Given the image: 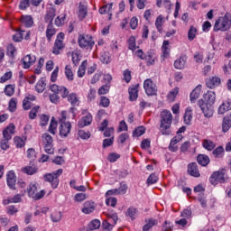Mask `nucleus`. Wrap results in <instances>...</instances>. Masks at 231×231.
I'll return each instance as SVG.
<instances>
[{"label":"nucleus","instance_id":"obj_1","mask_svg":"<svg viewBox=\"0 0 231 231\" xmlns=\"http://www.w3.org/2000/svg\"><path fill=\"white\" fill-rule=\"evenodd\" d=\"M214 104H216V92L210 90L204 94L203 99L199 100L198 106L206 118L214 116Z\"/></svg>","mask_w":231,"mask_h":231},{"label":"nucleus","instance_id":"obj_2","mask_svg":"<svg viewBox=\"0 0 231 231\" xmlns=\"http://www.w3.org/2000/svg\"><path fill=\"white\" fill-rule=\"evenodd\" d=\"M172 113L169 110H163L161 113L159 131L162 136H171L172 134Z\"/></svg>","mask_w":231,"mask_h":231},{"label":"nucleus","instance_id":"obj_3","mask_svg":"<svg viewBox=\"0 0 231 231\" xmlns=\"http://www.w3.org/2000/svg\"><path fill=\"white\" fill-rule=\"evenodd\" d=\"M231 28V14L226 13L224 16H220L215 22L214 32H228Z\"/></svg>","mask_w":231,"mask_h":231},{"label":"nucleus","instance_id":"obj_4","mask_svg":"<svg viewBox=\"0 0 231 231\" xmlns=\"http://www.w3.org/2000/svg\"><path fill=\"white\" fill-rule=\"evenodd\" d=\"M66 111H61V118L60 119V138H68L71 133V122H66Z\"/></svg>","mask_w":231,"mask_h":231},{"label":"nucleus","instance_id":"obj_5","mask_svg":"<svg viewBox=\"0 0 231 231\" xmlns=\"http://www.w3.org/2000/svg\"><path fill=\"white\" fill-rule=\"evenodd\" d=\"M78 44L82 50H93L95 41L93 40V36L89 34H79L78 38Z\"/></svg>","mask_w":231,"mask_h":231},{"label":"nucleus","instance_id":"obj_6","mask_svg":"<svg viewBox=\"0 0 231 231\" xmlns=\"http://www.w3.org/2000/svg\"><path fill=\"white\" fill-rule=\"evenodd\" d=\"M59 176H62V169H59L52 173H47L43 178L44 181H49V183H51L52 189H58L60 183Z\"/></svg>","mask_w":231,"mask_h":231},{"label":"nucleus","instance_id":"obj_7","mask_svg":"<svg viewBox=\"0 0 231 231\" xmlns=\"http://www.w3.org/2000/svg\"><path fill=\"white\" fill-rule=\"evenodd\" d=\"M27 194L29 198H32L35 201L39 199H42L44 198L46 192L44 190L37 191V185L31 183L27 188Z\"/></svg>","mask_w":231,"mask_h":231},{"label":"nucleus","instance_id":"obj_8","mask_svg":"<svg viewBox=\"0 0 231 231\" xmlns=\"http://www.w3.org/2000/svg\"><path fill=\"white\" fill-rule=\"evenodd\" d=\"M143 89L148 97H154V95L158 93V88L151 79H147L144 80Z\"/></svg>","mask_w":231,"mask_h":231},{"label":"nucleus","instance_id":"obj_9","mask_svg":"<svg viewBox=\"0 0 231 231\" xmlns=\"http://www.w3.org/2000/svg\"><path fill=\"white\" fill-rule=\"evenodd\" d=\"M64 32H60L54 42V46L52 48V53L54 55H60V51L64 50Z\"/></svg>","mask_w":231,"mask_h":231},{"label":"nucleus","instance_id":"obj_10","mask_svg":"<svg viewBox=\"0 0 231 231\" xmlns=\"http://www.w3.org/2000/svg\"><path fill=\"white\" fill-rule=\"evenodd\" d=\"M209 181L212 185H217V183H225V170H218L214 171L210 178Z\"/></svg>","mask_w":231,"mask_h":231},{"label":"nucleus","instance_id":"obj_11","mask_svg":"<svg viewBox=\"0 0 231 231\" xmlns=\"http://www.w3.org/2000/svg\"><path fill=\"white\" fill-rule=\"evenodd\" d=\"M67 100L68 102L70 103V111L73 115V116H75V111H77L76 107H79V106H80V99L79 98V96L77 95V93H70L69 94V96L67 97Z\"/></svg>","mask_w":231,"mask_h":231},{"label":"nucleus","instance_id":"obj_12","mask_svg":"<svg viewBox=\"0 0 231 231\" xmlns=\"http://www.w3.org/2000/svg\"><path fill=\"white\" fill-rule=\"evenodd\" d=\"M6 183L11 190H15V185L17 183V176L15 175V171L11 170L6 173Z\"/></svg>","mask_w":231,"mask_h":231},{"label":"nucleus","instance_id":"obj_13","mask_svg":"<svg viewBox=\"0 0 231 231\" xmlns=\"http://www.w3.org/2000/svg\"><path fill=\"white\" fill-rule=\"evenodd\" d=\"M36 60H37V58L35 57V55L27 54L21 60V62L23 64V69H30V68H32V66H33V64H35Z\"/></svg>","mask_w":231,"mask_h":231},{"label":"nucleus","instance_id":"obj_14","mask_svg":"<svg viewBox=\"0 0 231 231\" xmlns=\"http://www.w3.org/2000/svg\"><path fill=\"white\" fill-rule=\"evenodd\" d=\"M221 85V78L214 76L206 79V86L209 89H214Z\"/></svg>","mask_w":231,"mask_h":231},{"label":"nucleus","instance_id":"obj_15","mask_svg":"<svg viewBox=\"0 0 231 231\" xmlns=\"http://www.w3.org/2000/svg\"><path fill=\"white\" fill-rule=\"evenodd\" d=\"M188 174L192 176L193 178H199L201 174L199 173V169L198 168V164L196 162H191L188 164Z\"/></svg>","mask_w":231,"mask_h":231},{"label":"nucleus","instance_id":"obj_16","mask_svg":"<svg viewBox=\"0 0 231 231\" xmlns=\"http://www.w3.org/2000/svg\"><path fill=\"white\" fill-rule=\"evenodd\" d=\"M96 208H97V204H95L94 201L88 200L83 204V208L81 211L83 212V214H91L95 212Z\"/></svg>","mask_w":231,"mask_h":231},{"label":"nucleus","instance_id":"obj_17","mask_svg":"<svg viewBox=\"0 0 231 231\" xmlns=\"http://www.w3.org/2000/svg\"><path fill=\"white\" fill-rule=\"evenodd\" d=\"M138 88H140V84H136L128 88L130 102H136V100H138Z\"/></svg>","mask_w":231,"mask_h":231},{"label":"nucleus","instance_id":"obj_18","mask_svg":"<svg viewBox=\"0 0 231 231\" xmlns=\"http://www.w3.org/2000/svg\"><path fill=\"white\" fill-rule=\"evenodd\" d=\"M92 122H93V116L91 114H88L78 122V127L82 128L88 125H91Z\"/></svg>","mask_w":231,"mask_h":231},{"label":"nucleus","instance_id":"obj_19","mask_svg":"<svg viewBox=\"0 0 231 231\" xmlns=\"http://www.w3.org/2000/svg\"><path fill=\"white\" fill-rule=\"evenodd\" d=\"M56 15H57V9H55L54 7L49 8L44 17L45 23H49V24H53V19H55Z\"/></svg>","mask_w":231,"mask_h":231},{"label":"nucleus","instance_id":"obj_20","mask_svg":"<svg viewBox=\"0 0 231 231\" xmlns=\"http://www.w3.org/2000/svg\"><path fill=\"white\" fill-rule=\"evenodd\" d=\"M186 64H187V55H182L174 61L173 66L175 69H185Z\"/></svg>","mask_w":231,"mask_h":231},{"label":"nucleus","instance_id":"obj_21","mask_svg":"<svg viewBox=\"0 0 231 231\" xmlns=\"http://www.w3.org/2000/svg\"><path fill=\"white\" fill-rule=\"evenodd\" d=\"M45 33H46L48 42H51V39L57 33V29H55V26H53V23H48Z\"/></svg>","mask_w":231,"mask_h":231},{"label":"nucleus","instance_id":"obj_22","mask_svg":"<svg viewBox=\"0 0 231 231\" xmlns=\"http://www.w3.org/2000/svg\"><path fill=\"white\" fill-rule=\"evenodd\" d=\"M226 111H231V99L224 101L218 107V115H225Z\"/></svg>","mask_w":231,"mask_h":231},{"label":"nucleus","instance_id":"obj_23","mask_svg":"<svg viewBox=\"0 0 231 231\" xmlns=\"http://www.w3.org/2000/svg\"><path fill=\"white\" fill-rule=\"evenodd\" d=\"M156 6L158 8H162V6H164L166 9V12L168 14H171V8H172V3L171 0H156Z\"/></svg>","mask_w":231,"mask_h":231},{"label":"nucleus","instance_id":"obj_24","mask_svg":"<svg viewBox=\"0 0 231 231\" xmlns=\"http://www.w3.org/2000/svg\"><path fill=\"white\" fill-rule=\"evenodd\" d=\"M78 17L79 21H84L88 17V6L82 3H79Z\"/></svg>","mask_w":231,"mask_h":231},{"label":"nucleus","instance_id":"obj_25","mask_svg":"<svg viewBox=\"0 0 231 231\" xmlns=\"http://www.w3.org/2000/svg\"><path fill=\"white\" fill-rule=\"evenodd\" d=\"M197 162L199 165H201V167H207V165L210 163V157L205 154H199L197 157Z\"/></svg>","mask_w":231,"mask_h":231},{"label":"nucleus","instance_id":"obj_26","mask_svg":"<svg viewBox=\"0 0 231 231\" xmlns=\"http://www.w3.org/2000/svg\"><path fill=\"white\" fill-rule=\"evenodd\" d=\"M21 23L25 28H32L33 26V17L32 15H22Z\"/></svg>","mask_w":231,"mask_h":231},{"label":"nucleus","instance_id":"obj_27","mask_svg":"<svg viewBox=\"0 0 231 231\" xmlns=\"http://www.w3.org/2000/svg\"><path fill=\"white\" fill-rule=\"evenodd\" d=\"M230 127H231V114L226 116L223 118V123H222L223 133H227V131L230 130Z\"/></svg>","mask_w":231,"mask_h":231},{"label":"nucleus","instance_id":"obj_28","mask_svg":"<svg viewBox=\"0 0 231 231\" xmlns=\"http://www.w3.org/2000/svg\"><path fill=\"white\" fill-rule=\"evenodd\" d=\"M145 225L143 226V231H149L152 226H156L158 225V219L156 218H149L145 220Z\"/></svg>","mask_w":231,"mask_h":231},{"label":"nucleus","instance_id":"obj_29","mask_svg":"<svg viewBox=\"0 0 231 231\" xmlns=\"http://www.w3.org/2000/svg\"><path fill=\"white\" fill-rule=\"evenodd\" d=\"M45 89H46V79L41 78L35 85V91H37V93H43Z\"/></svg>","mask_w":231,"mask_h":231},{"label":"nucleus","instance_id":"obj_30","mask_svg":"<svg viewBox=\"0 0 231 231\" xmlns=\"http://www.w3.org/2000/svg\"><path fill=\"white\" fill-rule=\"evenodd\" d=\"M111 10H113V3L107 4V5H104L103 7H100L99 14H101V15L108 14L109 19H111V17L113 16Z\"/></svg>","mask_w":231,"mask_h":231},{"label":"nucleus","instance_id":"obj_31","mask_svg":"<svg viewBox=\"0 0 231 231\" xmlns=\"http://www.w3.org/2000/svg\"><path fill=\"white\" fill-rule=\"evenodd\" d=\"M202 147L206 149V151H213L216 149V143L212 142V140L209 139H204L202 141Z\"/></svg>","mask_w":231,"mask_h":231},{"label":"nucleus","instance_id":"obj_32","mask_svg":"<svg viewBox=\"0 0 231 231\" xmlns=\"http://www.w3.org/2000/svg\"><path fill=\"white\" fill-rule=\"evenodd\" d=\"M65 77L69 82H73L74 80V74H73V68L71 65L65 66Z\"/></svg>","mask_w":231,"mask_h":231},{"label":"nucleus","instance_id":"obj_33","mask_svg":"<svg viewBox=\"0 0 231 231\" xmlns=\"http://www.w3.org/2000/svg\"><path fill=\"white\" fill-rule=\"evenodd\" d=\"M66 17H68L67 14L58 15L54 21V24L59 28H60V26H64V23H66Z\"/></svg>","mask_w":231,"mask_h":231},{"label":"nucleus","instance_id":"obj_34","mask_svg":"<svg viewBox=\"0 0 231 231\" xmlns=\"http://www.w3.org/2000/svg\"><path fill=\"white\" fill-rule=\"evenodd\" d=\"M162 51V56L164 57V59H167V57L171 55V49L169 48V40L163 41Z\"/></svg>","mask_w":231,"mask_h":231},{"label":"nucleus","instance_id":"obj_35","mask_svg":"<svg viewBox=\"0 0 231 231\" xmlns=\"http://www.w3.org/2000/svg\"><path fill=\"white\" fill-rule=\"evenodd\" d=\"M198 35V29L194 27V25H191L188 31V40L192 42L194 39H196Z\"/></svg>","mask_w":231,"mask_h":231},{"label":"nucleus","instance_id":"obj_36","mask_svg":"<svg viewBox=\"0 0 231 231\" xmlns=\"http://www.w3.org/2000/svg\"><path fill=\"white\" fill-rule=\"evenodd\" d=\"M180 143V139H178L177 136H174L170 143V145L168 147L169 151L171 152H176L178 151V146L176 144Z\"/></svg>","mask_w":231,"mask_h":231},{"label":"nucleus","instance_id":"obj_37","mask_svg":"<svg viewBox=\"0 0 231 231\" xmlns=\"http://www.w3.org/2000/svg\"><path fill=\"white\" fill-rule=\"evenodd\" d=\"M27 158L30 161V165H32V163H33V162L37 160V152H35V149L29 148L27 150Z\"/></svg>","mask_w":231,"mask_h":231},{"label":"nucleus","instance_id":"obj_38","mask_svg":"<svg viewBox=\"0 0 231 231\" xmlns=\"http://www.w3.org/2000/svg\"><path fill=\"white\" fill-rule=\"evenodd\" d=\"M212 151L214 158H223V156H225V148H223V146H218L216 149L214 148Z\"/></svg>","mask_w":231,"mask_h":231},{"label":"nucleus","instance_id":"obj_39","mask_svg":"<svg viewBox=\"0 0 231 231\" xmlns=\"http://www.w3.org/2000/svg\"><path fill=\"white\" fill-rule=\"evenodd\" d=\"M86 68H88V60H83L78 69V77L82 79L86 75Z\"/></svg>","mask_w":231,"mask_h":231},{"label":"nucleus","instance_id":"obj_40","mask_svg":"<svg viewBox=\"0 0 231 231\" xmlns=\"http://www.w3.org/2000/svg\"><path fill=\"white\" fill-rule=\"evenodd\" d=\"M136 214H138V209L134 207H130L127 208L126 216L131 218L132 221L136 219Z\"/></svg>","mask_w":231,"mask_h":231},{"label":"nucleus","instance_id":"obj_41","mask_svg":"<svg viewBox=\"0 0 231 231\" xmlns=\"http://www.w3.org/2000/svg\"><path fill=\"white\" fill-rule=\"evenodd\" d=\"M191 122H192V110L190 108H186V111L184 114V124H186V125H190Z\"/></svg>","mask_w":231,"mask_h":231},{"label":"nucleus","instance_id":"obj_42","mask_svg":"<svg viewBox=\"0 0 231 231\" xmlns=\"http://www.w3.org/2000/svg\"><path fill=\"white\" fill-rule=\"evenodd\" d=\"M57 126H58V123L55 120V117H52L49 125V133H51V134H57Z\"/></svg>","mask_w":231,"mask_h":231},{"label":"nucleus","instance_id":"obj_43","mask_svg":"<svg viewBox=\"0 0 231 231\" xmlns=\"http://www.w3.org/2000/svg\"><path fill=\"white\" fill-rule=\"evenodd\" d=\"M42 146L53 144V137H51L50 134H43L42 135Z\"/></svg>","mask_w":231,"mask_h":231},{"label":"nucleus","instance_id":"obj_44","mask_svg":"<svg viewBox=\"0 0 231 231\" xmlns=\"http://www.w3.org/2000/svg\"><path fill=\"white\" fill-rule=\"evenodd\" d=\"M22 171L28 176H33V174H37L38 169L36 167L25 166L22 169Z\"/></svg>","mask_w":231,"mask_h":231},{"label":"nucleus","instance_id":"obj_45","mask_svg":"<svg viewBox=\"0 0 231 231\" xmlns=\"http://www.w3.org/2000/svg\"><path fill=\"white\" fill-rule=\"evenodd\" d=\"M200 93H201V90H199V88H195L192 90V92L189 95V100L191 104H194L196 100L199 98Z\"/></svg>","mask_w":231,"mask_h":231},{"label":"nucleus","instance_id":"obj_46","mask_svg":"<svg viewBox=\"0 0 231 231\" xmlns=\"http://www.w3.org/2000/svg\"><path fill=\"white\" fill-rule=\"evenodd\" d=\"M8 111H10V113H15V111H17V98L13 97L10 99L8 104Z\"/></svg>","mask_w":231,"mask_h":231},{"label":"nucleus","instance_id":"obj_47","mask_svg":"<svg viewBox=\"0 0 231 231\" xmlns=\"http://www.w3.org/2000/svg\"><path fill=\"white\" fill-rule=\"evenodd\" d=\"M39 118H40L41 127H46V125H48V123L50 122V116L45 114H41L39 116Z\"/></svg>","mask_w":231,"mask_h":231},{"label":"nucleus","instance_id":"obj_48","mask_svg":"<svg viewBox=\"0 0 231 231\" xmlns=\"http://www.w3.org/2000/svg\"><path fill=\"white\" fill-rule=\"evenodd\" d=\"M155 26L156 29L158 30V32L160 33H162V30H163V16L162 14H160L155 21Z\"/></svg>","mask_w":231,"mask_h":231},{"label":"nucleus","instance_id":"obj_49","mask_svg":"<svg viewBox=\"0 0 231 231\" xmlns=\"http://www.w3.org/2000/svg\"><path fill=\"white\" fill-rule=\"evenodd\" d=\"M144 60H146L148 66L154 64V53H152V51L147 52V55L144 56Z\"/></svg>","mask_w":231,"mask_h":231},{"label":"nucleus","instance_id":"obj_50","mask_svg":"<svg viewBox=\"0 0 231 231\" xmlns=\"http://www.w3.org/2000/svg\"><path fill=\"white\" fill-rule=\"evenodd\" d=\"M15 93V85H6L5 88V94L6 97H13V95Z\"/></svg>","mask_w":231,"mask_h":231},{"label":"nucleus","instance_id":"obj_51","mask_svg":"<svg viewBox=\"0 0 231 231\" xmlns=\"http://www.w3.org/2000/svg\"><path fill=\"white\" fill-rule=\"evenodd\" d=\"M128 50L134 51L136 50V38L134 36H130L127 40Z\"/></svg>","mask_w":231,"mask_h":231},{"label":"nucleus","instance_id":"obj_52","mask_svg":"<svg viewBox=\"0 0 231 231\" xmlns=\"http://www.w3.org/2000/svg\"><path fill=\"white\" fill-rule=\"evenodd\" d=\"M100 220L98 219H94L92 221H90V223L88 224V230H98V228H100Z\"/></svg>","mask_w":231,"mask_h":231},{"label":"nucleus","instance_id":"obj_53","mask_svg":"<svg viewBox=\"0 0 231 231\" xmlns=\"http://www.w3.org/2000/svg\"><path fill=\"white\" fill-rule=\"evenodd\" d=\"M23 33H24V31L19 29L17 32L14 35H13V41L14 42H21L23 39H24Z\"/></svg>","mask_w":231,"mask_h":231},{"label":"nucleus","instance_id":"obj_54","mask_svg":"<svg viewBox=\"0 0 231 231\" xmlns=\"http://www.w3.org/2000/svg\"><path fill=\"white\" fill-rule=\"evenodd\" d=\"M16 51H17V49L15 48V46H14V44L10 43L7 46L6 55L8 57H10L11 59H14V57H15V52Z\"/></svg>","mask_w":231,"mask_h":231},{"label":"nucleus","instance_id":"obj_55","mask_svg":"<svg viewBox=\"0 0 231 231\" xmlns=\"http://www.w3.org/2000/svg\"><path fill=\"white\" fill-rule=\"evenodd\" d=\"M51 219L52 223H59V221H60V219H62V213L60 211H54L51 215Z\"/></svg>","mask_w":231,"mask_h":231},{"label":"nucleus","instance_id":"obj_56","mask_svg":"<svg viewBox=\"0 0 231 231\" xmlns=\"http://www.w3.org/2000/svg\"><path fill=\"white\" fill-rule=\"evenodd\" d=\"M178 93H180V88L176 87L171 91L169 92L167 96L168 100H171V102H173V100H175L176 97L178 96Z\"/></svg>","mask_w":231,"mask_h":231},{"label":"nucleus","instance_id":"obj_57","mask_svg":"<svg viewBox=\"0 0 231 231\" xmlns=\"http://www.w3.org/2000/svg\"><path fill=\"white\" fill-rule=\"evenodd\" d=\"M39 109H41L40 106H33L29 112L30 120H35L37 118V113H39Z\"/></svg>","mask_w":231,"mask_h":231},{"label":"nucleus","instance_id":"obj_58","mask_svg":"<svg viewBox=\"0 0 231 231\" xmlns=\"http://www.w3.org/2000/svg\"><path fill=\"white\" fill-rule=\"evenodd\" d=\"M100 60L103 64H109V62H111V56L109 55V52H102L100 56Z\"/></svg>","mask_w":231,"mask_h":231},{"label":"nucleus","instance_id":"obj_59","mask_svg":"<svg viewBox=\"0 0 231 231\" xmlns=\"http://www.w3.org/2000/svg\"><path fill=\"white\" fill-rule=\"evenodd\" d=\"M143 134H145V127L143 126H138L133 132V136L137 138L142 136Z\"/></svg>","mask_w":231,"mask_h":231},{"label":"nucleus","instance_id":"obj_60","mask_svg":"<svg viewBox=\"0 0 231 231\" xmlns=\"http://www.w3.org/2000/svg\"><path fill=\"white\" fill-rule=\"evenodd\" d=\"M22 200L21 195L16 194L13 198L5 200V205H10V203H21Z\"/></svg>","mask_w":231,"mask_h":231},{"label":"nucleus","instance_id":"obj_61","mask_svg":"<svg viewBox=\"0 0 231 231\" xmlns=\"http://www.w3.org/2000/svg\"><path fill=\"white\" fill-rule=\"evenodd\" d=\"M14 142L17 149H22V147H24L25 145L24 140H23V138H21L20 136H15L14 138Z\"/></svg>","mask_w":231,"mask_h":231},{"label":"nucleus","instance_id":"obj_62","mask_svg":"<svg viewBox=\"0 0 231 231\" xmlns=\"http://www.w3.org/2000/svg\"><path fill=\"white\" fill-rule=\"evenodd\" d=\"M114 226H115V225H113L108 220H103V222H102V228L105 231H111V230H113Z\"/></svg>","mask_w":231,"mask_h":231},{"label":"nucleus","instance_id":"obj_63","mask_svg":"<svg viewBox=\"0 0 231 231\" xmlns=\"http://www.w3.org/2000/svg\"><path fill=\"white\" fill-rule=\"evenodd\" d=\"M158 175L156 173H152L147 179L148 185H154V183H158Z\"/></svg>","mask_w":231,"mask_h":231},{"label":"nucleus","instance_id":"obj_64","mask_svg":"<svg viewBox=\"0 0 231 231\" xmlns=\"http://www.w3.org/2000/svg\"><path fill=\"white\" fill-rule=\"evenodd\" d=\"M174 228L172 223L165 220L162 226V231H171Z\"/></svg>","mask_w":231,"mask_h":231}]
</instances>
